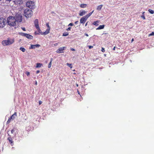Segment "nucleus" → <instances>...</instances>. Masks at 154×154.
<instances>
[{
    "label": "nucleus",
    "instance_id": "72a5a7b5",
    "mask_svg": "<svg viewBox=\"0 0 154 154\" xmlns=\"http://www.w3.org/2000/svg\"><path fill=\"white\" fill-rule=\"evenodd\" d=\"M73 25V23H70L69 25H68V26H72Z\"/></svg>",
    "mask_w": 154,
    "mask_h": 154
},
{
    "label": "nucleus",
    "instance_id": "8fccbe9b",
    "mask_svg": "<svg viewBox=\"0 0 154 154\" xmlns=\"http://www.w3.org/2000/svg\"><path fill=\"white\" fill-rule=\"evenodd\" d=\"M145 12H143L142 13L143 15H144V13Z\"/></svg>",
    "mask_w": 154,
    "mask_h": 154
},
{
    "label": "nucleus",
    "instance_id": "20e7f679",
    "mask_svg": "<svg viewBox=\"0 0 154 154\" xmlns=\"http://www.w3.org/2000/svg\"><path fill=\"white\" fill-rule=\"evenodd\" d=\"M26 6L27 7L32 9L35 7V3L33 1H28L26 2Z\"/></svg>",
    "mask_w": 154,
    "mask_h": 154
},
{
    "label": "nucleus",
    "instance_id": "4be33fe9",
    "mask_svg": "<svg viewBox=\"0 0 154 154\" xmlns=\"http://www.w3.org/2000/svg\"><path fill=\"white\" fill-rule=\"evenodd\" d=\"M53 58H51V61L48 65V68H50L51 67V63H52V62L53 61Z\"/></svg>",
    "mask_w": 154,
    "mask_h": 154
},
{
    "label": "nucleus",
    "instance_id": "f8f14e48",
    "mask_svg": "<svg viewBox=\"0 0 154 154\" xmlns=\"http://www.w3.org/2000/svg\"><path fill=\"white\" fill-rule=\"evenodd\" d=\"M46 25L48 27V29L45 31V32H44L43 33V34H44L45 35H47V34H48L49 33V31L50 30V27L48 23H47L46 24Z\"/></svg>",
    "mask_w": 154,
    "mask_h": 154
},
{
    "label": "nucleus",
    "instance_id": "ea45409f",
    "mask_svg": "<svg viewBox=\"0 0 154 154\" xmlns=\"http://www.w3.org/2000/svg\"><path fill=\"white\" fill-rule=\"evenodd\" d=\"M40 72V71L39 70H37L36 72V74H38Z\"/></svg>",
    "mask_w": 154,
    "mask_h": 154
},
{
    "label": "nucleus",
    "instance_id": "4468645a",
    "mask_svg": "<svg viewBox=\"0 0 154 154\" xmlns=\"http://www.w3.org/2000/svg\"><path fill=\"white\" fill-rule=\"evenodd\" d=\"M26 35V36L25 37H26V38H28V39H32V38H33V37L31 35L29 34H27Z\"/></svg>",
    "mask_w": 154,
    "mask_h": 154
},
{
    "label": "nucleus",
    "instance_id": "e433bc0d",
    "mask_svg": "<svg viewBox=\"0 0 154 154\" xmlns=\"http://www.w3.org/2000/svg\"><path fill=\"white\" fill-rule=\"evenodd\" d=\"M71 50L73 51H75V50L74 48H71Z\"/></svg>",
    "mask_w": 154,
    "mask_h": 154
},
{
    "label": "nucleus",
    "instance_id": "f257e3e1",
    "mask_svg": "<svg viewBox=\"0 0 154 154\" xmlns=\"http://www.w3.org/2000/svg\"><path fill=\"white\" fill-rule=\"evenodd\" d=\"M7 23L10 26H16L17 22L14 17L9 16L7 19Z\"/></svg>",
    "mask_w": 154,
    "mask_h": 154
},
{
    "label": "nucleus",
    "instance_id": "c756f323",
    "mask_svg": "<svg viewBox=\"0 0 154 154\" xmlns=\"http://www.w3.org/2000/svg\"><path fill=\"white\" fill-rule=\"evenodd\" d=\"M26 34H27V33H22L21 34V35L25 37L26 36Z\"/></svg>",
    "mask_w": 154,
    "mask_h": 154
},
{
    "label": "nucleus",
    "instance_id": "c03bdc74",
    "mask_svg": "<svg viewBox=\"0 0 154 154\" xmlns=\"http://www.w3.org/2000/svg\"><path fill=\"white\" fill-rule=\"evenodd\" d=\"M88 22H87L86 23V24H85V26H87V25L88 24Z\"/></svg>",
    "mask_w": 154,
    "mask_h": 154
},
{
    "label": "nucleus",
    "instance_id": "3c124183",
    "mask_svg": "<svg viewBox=\"0 0 154 154\" xmlns=\"http://www.w3.org/2000/svg\"><path fill=\"white\" fill-rule=\"evenodd\" d=\"M77 91H78V94H79V91H78V90Z\"/></svg>",
    "mask_w": 154,
    "mask_h": 154
},
{
    "label": "nucleus",
    "instance_id": "a878e982",
    "mask_svg": "<svg viewBox=\"0 0 154 154\" xmlns=\"http://www.w3.org/2000/svg\"><path fill=\"white\" fill-rule=\"evenodd\" d=\"M148 11L150 13L152 14H153L154 13V11L150 9H149L148 10Z\"/></svg>",
    "mask_w": 154,
    "mask_h": 154
},
{
    "label": "nucleus",
    "instance_id": "cd10ccee",
    "mask_svg": "<svg viewBox=\"0 0 154 154\" xmlns=\"http://www.w3.org/2000/svg\"><path fill=\"white\" fill-rule=\"evenodd\" d=\"M15 131V130L14 128L12 129L11 130V134H14V131Z\"/></svg>",
    "mask_w": 154,
    "mask_h": 154
},
{
    "label": "nucleus",
    "instance_id": "aec40b11",
    "mask_svg": "<svg viewBox=\"0 0 154 154\" xmlns=\"http://www.w3.org/2000/svg\"><path fill=\"white\" fill-rule=\"evenodd\" d=\"M94 11H93L91 12L89 14H87L85 16L87 18H88L94 12Z\"/></svg>",
    "mask_w": 154,
    "mask_h": 154
},
{
    "label": "nucleus",
    "instance_id": "603ef678",
    "mask_svg": "<svg viewBox=\"0 0 154 154\" xmlns=\"http://www.w3.org/2000/svg\"><path fill=\"white\" fill-rule=\"evenodd\" d=\"M1 0H0V1H1Z\"/></svg>",
    "mask_w": 154,
    "mask_h": 154
},
{
    "label": "nucleus",
    "instance_id": "f03ea898",
    "mask_svg": "<svg viewBox=\"0 0 154 154\" xmlns=\"http://www.w3.org/2000/svg\"><path fill=\"white\" fill-rule=\"evenodd\" d=\"M15 42L14 38H8L6 40L2 41V43L4 46L10 45L13 44Z\"/></svg>",
    "mask_w": 154,
    "mask_h": 154
},
{
    "label": "nucleus",
    "instance_id": "2f4dec72",
    "mask_svg": "<svg viewBox=\"0 0 154 154\" xmlns=\"http://www.w3.org/2000/svg\"><path fill=\"white\" fill-rule=\"evenodd\" d=\"M101 51L103 52H104L105 51L104 48H102Z\"/></svg>",
    "mask_w": 154,
    "mask_h": 154
},
{
    "label": "nucleus",
    "instance_id": "5701e85b",
    "mask_svg": "<svg viewBox=\"0 0 154 154\" xmlns=\"http://www.w3.org/2000/svg\"><path fill=\"white\" fill-rule=\"evenodd\" d=\"M103 5H100L98 6H97V10L98 11L100 10L102 7Z\"/></svg>",
    "mask_w": 154,
    "mask_h": 154
},
{
    "label": "nucleus",
    "instance_id": "f704fd0d",
    "mask_svg": "<svg viewBox=\"0 0 154 154\" xmlns=\"http://www.w3.org/2000/svg\"><path fill=\"white\" fill-rule=\"evenodd\" d=\"M93 46H88V48L89 49H91V48H93Z\"/></svg>",
    "mask_w": 154,
    "mask_h": 154
},
{
    "label": "nucleus",
    "instance_id": "37998d69",
    "mask_svg": "<svg viewBox=\"0 0 154 154\" xmlns=\"http://www.w3.org/2000/svg\"><path fill=\"white\" fill-rule=\"evenodd\" d=\"M116 47H115H115L113 48V50H114H114H115V49H116Z\"/></svg>",
    "mask_w": 154,
    "mask_h": 154
},
{
    "label": "nucleus",
    "instance_id": "a19ab883",
    "mask_svg": "<svg viewBox=\"0 0 154 154\" xmlns=\"http://www.w3.org/2000/svg\"><path fill=\"white\" fill-rule=\"evenodd\" d=\"M85 35H86L87 36H88V34H87V33H85Z\"/></svg>",
    "mask_w": 154,
    "mask_h": 154
},
{
    "label": "nucleus",
    "instance_id": "ddd939ff",
    "mask_svg": "<svg viewBox=\"0 0 154 154\" xmlns=\"http://www.w3.org/2000/svg\"><path fill=\"white\" fill-rule=\"evenodd\" d=\"M40 45L38 44H36L35 45H31L30 47L29 48V49H34L35 48H38L39 47Z\"/></svg>",
    "mask_w": 154,
    "mask_h": 154
},
{
    "label": "nucleus",
    "instance_id": "393cba45",
    "mask_svg": "<svg viewBox=\"0 0 154 154\" xmlns=\"http://www.w3.org/2000/svg\"><path fill=\"white\" fill-rule=\"evenodd\" d=\"M69 33L68 32H64L63 34V36H66L68 35Z\"/></svg>",
    "mask_w": 154,
    "mask_h": 154
},
{
    "label": "nucleus",
    "instance_id": "1a4fd4ad",
    "mask_svg": "<svg viewBox=\"0 0 154 154\" xmlns=\"http://www.w3.org/2000/svg\"><path fill=\"white\" fill-rule=\"evenodd\" d=\"M34 24L36 29H37L38 32H39L40 31V29L39 26L38 20L37 19L35 20L34 21Z\"/></svg>",
    "mask_w": 154,
    "mask_h": 154
},
{
    "label": "nucleus",
    "instance_id": "09e8293b",
    "mask_svg": "<svg viewBox=\"0 0 154 154\" xmlns=\"http://www.w3.org/2000/svg\"><path fill=\"white\" fill-rule=\"evenodd\" d=\"M35 85H37V82H35Z\"/></svg>",
    "mask_w": 154,
    "mask_h": 154
},
{
    "label": "nucleus",
    "instance_id": "49530a36",
    "mask_svg": "<svg viewBox=\"0 0 154 154\" xmlns=\"http://www.w3.org/2000/svg\"><path fill=\"white\" fill-rule=\"evenodd\" d=\"M7 1L10 2L11 0H6Z\"/></svg>",
    "mask_w": 154,
    "mask_h": 154
},
{
    "label": "nucleus",
    "instance_id": "58836bf2",
    "mask_svg": "<svg viewBox=\"0 0 154 154\" xmlns=\"http://www.w3.org/2000/svg\"><path fill=\"white\" fill-rule=\"evenodd\" d=\"M79 22V21H75V24H78V23Z\"/></svg>",
    "mask_w": 154,
    "mask_h": 154
},
{
    "label": "nucleus",
    "instance_id": "6e6552de",
    "mask_svg": "<svg viewBox=\"0 0 154 154\" xmlns=\"http://www.w3.org/2000/svg\"><path fill=\"white\" fill-rule=\"evenodd\" d=\"M66 47H60L56 51L57 53L58 54H60L62 53H63L64 52V50H65V48H66Z\"/></svg>",
    "mask_w": 154,
    "mask_h": 154
},
{
    "label": "nucleus",
    "instance_id": "a18cd8bd",
    "mask_svg": "<svg viewBox=\"0 0 154 154\" xmlns=\"http://www.w3.org/2000/svg\"><path fill=\"white\" fill-rule=\"evenodd\" d=\"M134 41V38H133L132 39V40H131V42H132Z\"/></svg>",
    "mask_w": 154,
    "mask_h": 154
},
{
    "label": "nucleus",
    "instance_id": "c85d7f7f",
    "mask_svg": "<svg viewBox=\"0 0 154 154\" xmlns=\"http://www.w3.org/2000/svg\"><path fill=\"white\" fill-rule=\"evenodd\" d=\"M154 35V32H152L151 33H150L149 35V36H151V35Z\"/></svg>",
    "mask_w": 154,
    "mask_h": 154
},
{
    "label": "nucleus",
    "instance_id": "7c9ffc66",
    "mask_svg": "<svg viewBox=\"0 0 154 154\" xmlns=\"http://www.w3.org/2000/svg\"><path fill=\"white\" fill-rule=\"evenodd\" d=\"M141 17L144 20L145 19V17L144 15H143L142 16H141Z\"/></svg>",
    "mask_w": 154,
    "mask_h": 154
},
{
    "label": "nucleus",
    "instance_id": "7ed1b4c3",
    "mask_svg": "<svg viewBox=\"0 0 154 154\" xmlns=\"http://www.w3.org/2000/svg\"><path fill=\"white\" fill-rule=\"evenodd\" d=\"M32 14L33 11L27 8L25 9L24 11V15L27 18L31 17L32 16Z\"/></svg>",
    "mask_w": 154,
    "mask_h": 154
},
{
    "label": "nucleus",
    "instance_id": "79ce46f5",
    "mask_svg": "<svg viewBox=\"0 0 154 154\" xmlns=\"http://www.w3.org/2000/svg\"><path fill=\"white\" fill-rule=\"evenodd\" d=\"M22 29H23L24 31H26L25 29L24 28H22Z\"/></svg>",
    "mask_w": 154,
    "mask_h": 154
},
{
    "label": "nucleus",
    "instance_id": "9d476101",
    "mask_svg": "<svg viewBox=\"0 0 154 154\" xmlns=\"http://www.w3.org/2000/svg\"><path fill=\"white\" fill-rule=\"evenodd\" d=\"M87 19L88 18L85 16H84L81 18L80 20V22L81 23L84 24Z\"/></svg>",
    "mask_w": 154,
    "mask_h": 154
},
{
    "label": "nucleus",
    "instance_id": "dca6fc26",
    "mask_svg": "<svg viewBox=\"0 0 154 154\" xmlns=\"http://www.w3.org/2000/svg\"><path fill=\"white\" fill-rule=\"evenodd\" d=\"M87 13L86 11H83L82 12H80L79 13V15L80 16H82L83 15H85Z\"/></svg>",
    "mask_w": 154,
    "mask_h": 154
},
{
    "label": "nucleus",
    "instance_id": "a211bd4d",
    "mask_svg": "<svg viewBox=\"0 0 154 154\" xmlns=\"http://www.w3.org/2000/svg\"><path fill=\"white\" fill-rule=\"evenodd\" d=\"M87 6V5L86 4H81L80 5V7L82 8H86V7Z\"/></svg>",
    "mask_w": 154,
    "mask_h": 154
},
{
    "label": "nucleus",
    "instance_id": "0eeeda50",
    "mask_svg": "<svg viewBox=\"0 0 154 154\" xmlns=\"http://www.w3.org/2000/svg\"><path fill=\"white\" fill-rule=\"evenodd\" d=\"M17 116V113L15 112L13 114L11 117L9 118L7 122V123L9 124L11 121L13 120Z\"/></svg>",
    "mask_w": 154,
    "mask_h": 154
},
{
    "label": "nucleus",
    "instance_id": "6ab92c4d",
    "mask_svg": "<svg viewBox=\"0 0 154 154\" xmlns=\"http://www.w3.org/2000/svg\"><path fill=\"white\" fill-rule=\"evenodd\" d=\"M99 23V21H94L93 23V24L94 25H95V26H98L99 24H98V23Z\"/></svg>",
    "mask_w": 154,
    "mask_h": 154
},
{
    "label": "nucleus",
    "instance_id": "c9c22d12",
    "mask_svg": "<svg viewBox=\"0 0 154 154\" xmlns=\"http://www.w3.org/2000/svg\"><path fill=\"white\" fill-rule=\"evenodd\" d=\"M42 102L41 101H39V105H40L41 104H42Z\"/></svg>",
    "mask_w": 154,
    "mask_h": 154
},
{
    "label": "nucleus",
    "instance_id": "de8ad7c7",
    "mask_svg": "<svg viewBox=\"0 0 154 154\" xmlns=\"http://www.w3.org/2000/svg\"><path fill=\"white\" fill-rule=\"evenodd\" d=\"M76 85L77 87H78L79 85L77 84Z\"/></svg>",
    "mask_w": 154,
    "mask_h": 154
},
{
    "label": "nucleus",
    "instance_id": "f3484780",
    "mask_svg": "<svg viewBox=\"0 0 154 154\" xmlns=\"http://www.w3.org/2000/svg\"><path fill=\"white\" fill-rule=\"evenodd\" d=\"M104 26H105L104 25H100L98 27H97L96 29V30L102 29L104 28Z\"/></svg>",
    "mask_w": 154,
    "mask_h": 154
},
{
    "label": "nucleus",
    "instance_id": "423d86ee",
    "mask_svg": "<svg viewBox=\"0 0 154 154\" xmlns=\"http://www.w3.org/2000/svg\"><path fill=\"white\" fill-rule=\"evenodd\" d=\"M6 23V19L3 18H0V27L2 28Z\"/></svg>",
    "mask_w": 154,
    "mask_h": 154
},
{
    "label": "nucleus",
    "instance_id": "4c0bfd02",
    "mask_svg": "<svg viewBox=\"0 0 154 154\" xmlns=\"http://www.w3.org/2000/svg\"><path fill=\"white\" fill-rule=\"evenodd\" d=\"M26 75H27V76H28V75H29V74H30V73H29V72H26Z\"/></svg>",
    "mask_w": 154,
    "mask_h": 154
},
{
    "label": "nucleus",
    "instance_id": "2eb2a0df",
    "mask_svg": "<svg viewBox=\"0 0 154 154\" xmlns=\"http://www.w3.org/2000/svg\"><path fill=\"white\" fill-rule=\"evenodd\" d=\"M8 140L11 144L12 145V144H13V141L12 138H11V137H9L8 138Z\"/></svg>",
    "mask_w": 154,
    "mask_h": 154
},
{
    "label": "nucleus",
    "instance_id": "39448f33",
    "mask_svg": "<svg viewBox=\"0 0 154 154\" xmlns=\"http://www.w3.org/2000/svg\"><path fill=\"white\" fill-rule=\"evenodd\" d=\"M14 17L17 23L21 22L22 21V16L20 14H16Z\"/></svg>",
    "mask_w": 154,
    "mask_h": 154
},
{
    "label": "nucleus",
    "instance_id": "b1692460",
    "mask_svg": "<svg viewBox=\"0 0 154 154\" xmlns=\"http://www.w3.org/2000/svg\"><path fill=\"white\" fill-rule=\"evenodd\" d=\"M20 50L23 52H25L26 51V49H25V48H24L23 47H20Z\"/></svg>",
    "mask_w": 154,
    "mask_h": 154
},
{
    "label": "nucleus",
    "instance_id": "473e14b6",
    "mask_svg": "<svg viewBox=\"0 0 154 154\" xmlns=\"http://www.w3.org/2000/svg\"><path fill=\"white\" fill-rule=\"evenodd\" d=\"M71 27H69L67 29H66L67 31H69L71 30Z\"/></svg>",
    "mask_w": 154,
    "mask_h": 154
},
{
    "label": "nucleus",
    "instance_id": "412c9836",
    "mask_svg": "<svg viewBox=\"0 0 154 154\" xmlns=\"http://www.w3.org/2000/svg\"><path fill=\"white\" fill-rule=\"evenodd\" d=\"M42 65V63H38L36 64V67L37 68H39Z\"/></svg>",
    "mask_w": 154,
    "mask_h": 154
},
{
    "label": "nucleus",
    "instance_id": "9b49d317",
    "mask_svg": "<svg viewBox=\"0 0 154 154\" xmlns=\"http://www.w3.org/2000/svg\"><path fill=\"white\" fill-rule=\"evenodd\" d=\"M13 2L16 5H20L23 3L22 0H13Z\"/></svg>",
    "mask_w": 154,
    "mask_h": 154
},
{
    "label": "nucleus",
    "instance_id": "bb28decb",
    "mask_svg": "<svg viewBox=\"0 0 154 154\" xmlns=\"http://www.w3.org/2000/svg\"><path fill=\"white\" fill-rule=\"evenodd\" d=\"M66 64H67V65L68 66H69L70 68H72V64H71V63H66Z\"/></svg>",
    "mask_w": 154,
    "mask_h": 154
}]
</instances>
